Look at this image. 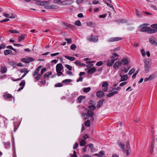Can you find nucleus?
Here are the masks:
<instances>
[{
    "instance_id": "obj_21",
    "label": "nucleus",
    "mask_w": 157,
    "mask_h": 157,
    "mask_svg": "<svg viewBox=\"0 0 157 157\" xmlns=\"http://www.w3.org/2000/svg\"><path fill=\"white\" fill-rule=\"evenodd\" d=\"M117 93L118 92L117 91H113L107 94V97H111L113 96L114 95L117 94Z\"/></svg>"
},
{
    "instance_id": "obj_22",
    "label": "nucleus",
    "mask_w": 157,
    "mask_h": 157,
    "mask_svg": "<svg viewBox=\"0 0 157 157\" xmlns=\"http://www.w3.org/2000/svg\"><path fill=\"white\" fill-rule=\"evenodd\" d=\"M157 32V29H151L150 27L149 29V32H148V33H156Z\"/></svg>"
},
{
    "instance_id": "obj_61",
    "label": "nucleus",
    "mask_w": 157,
    "mask_h": 157,
    "mask_svg": "<svg viewBox=\"0 0 157 157\" xmlns=\"http://www.w3.org/2000/svg\"><path fill=\"white\" fill-rule=\"evenodd\" d=\"M27 58L29 61V63L30 62H33L34 60V59L32 57H30Z\"/></svg>"
},
{
    "instance_id": "obj_38",
    "label": "nucleus",
    "mask_w": 157,
    "mask_h": 157,
    "mask_svg": "<svg viewBox=\"0 0 157 157\" xmlns=\"http://www.w3.org/2000/svg\"><path fill=\"white\" fill-rule=\"evenodd\" d=\"M119 55L118 54H117V53H114L111 56L110 58L111 59H114L115 57H119Z\"/></svg>"
},
{
    "instance_id": "obj_2",
    "label": "nucleus",
    "mask_w": 157,
    "mask_h": 157,
    "mask_svg": "<svg viewBox=\"0 0 157 157\" xmlns=\"http://www.w3.org/2000/svg\"><path fill=\"white\" fill-rule=\"evenodd\" d=\"M119 146L122 149L123 152L126 154L127 156H128L129 154V150L130 149V147L129 146V141L128 140L126 143V150H125L124 147V145L122 142H120L119 143Z\"/></svg>"
},
{
    "instance_id": "obj_45",
    "label": "nucleus",
    "mask_w": 157,
    "mask_h": 157,
    "mask_svg": "<svg viewBox=\"0 0 157 157\" xmlns=\"http://www.w3.org/2000/svg\"><path fill=\"white\" fill-rule=\"evenodd\" d=\"M47 69L46 68H43L41 70L40 75H43L45 72L47 71Z\"/></svg>"
},
{
    "instance_id": "obj_17",
    "label": "nucleus",
    "mask_w": 157,
    "mask_h": 157,
    "mask_svg": "<svg viewBox=\"0 0 157 157\" xmlns=\"http://www.w3.org/2000/svg\"><path fill=\"white\" fill-rule=\"evenodd\" d=\"M86 24L87 26L91 27H94L96 26V24L94 23H93L92 21H88L86 22Z\"/></svg>"
},
{
    "instance_id": "obj_60",
    "label": "nucleus",
    "mask_w": 157,
    "mask_h": 157,
    "mask_svg": "<svg viewBox=\"0 0 157 157\" xmlns=\"http://www.w3.org/2000/svg\"><path fill=\"white\" fill-rule=\"evenodd\" d=\"M85 0H76V3L77 4L79 5L81 4Z\"/></svg>"
},
{
    "instance_id": "obj_50",
    "label": "nucleus",
    "mask_w": 157,
    "mask_h": 157,
    "mask_svg": "<svg viewBox=\"0 0 157 157\" xmlns=\"http://www.w3.org/2000/svg\"><path fill=\"white\" fill-rule=\"evenodd\" d=\"M65 67L69 70H71L72 69V67L70 65L68 64H66L65 65Z\"/></svg>"
},
{
    "instance_id": "obj_32",
    "label": "nucleus",
    "mask_w": 157,
    "mask_h": 157,
    "mask_svg": "<svg viewBox=\"0 0 157 157\" xmlns=\"http://www.w3.org/2000/svg\"><path fill=\"white\" fill-rule=\"evenodd\" d=\"M82 115L83 117L84 120H86L89 117L88 115L87 114V113H82Z\"/></svg>"
},
{
    "instance_id": "obj_8",
    "label": "nucleus",
    "mask_w": 157,
    "mask_h": 157,
    "mask_svg": "<svg viewBox=\"0 0 157 157\" xmlns=\"http://www.w3.org/2000/svg\"><path fill=\"white\" fill-rule=\"evenodd\" d=\"M149 42L153 45L157 46V42H156L155 40L154 37H151L149 40Z\"/></svg>"
},
{
    "instance_id": "obj_40",
    "label": "nucleus",
    "mask_w": 157,
    "mask_h": 157,
    "mask_svg": "<svg viewBox=\"0 0 157 157\" xmlns=\"http://www.w3.org/2000/svg\"><path fill=\"white\" fill-rule=\"evenodd\" d=\"M104 2H105V3L107 4V6L112 8L113 10H114V8L113 7V6L112 5L109 4L105 1H104Z\"/></svg>"
},
{
    "instance_id": "obj_49",
    "label": "nucleus",
    "mask_w": 157,
    "mask_h": 157,
    "mask_svg": "<svg viewBox=\"0 0 157 157\" xmlns=\"http://www.w3.org/2000/svg\"><path fill=\"white\" fill-rule=\"evenodd\" d=\"M135 71V69L134 68H133L131 69L128 72V75H132Z\"/></svg>"
},
{
    "instance_id": "obj_4",
    "label": "nucleus",
    "mask_w": 157,
    "mask_h": 157,
    "mask_svg": "<svg viewBox=\"0 0 157 157\" xmlns=\"http://www.w3.org/2000/svg\"><path fill=\"white\" fill-rule=\"evenodd\" d=\"M149 25L148 24L145 23L140 25L141 29L140 31L141 32H149V29H150V27L146 26H147Z\"/></svg>"
},
{
    "instance_id": "obj_13",
    "label": "nucleus",
    "mask_w": 157,
    "mask_h": 157,
    "mask_svg": "<svg viewBox=\"0 0 157 157\" xmlns=\"http://www.w3.org/2000/svg\"><path fill=\"white\" fill-rule=\"evenodd\" d=\"M96 69L94 67H93L88 69L87 73L88 74H91L96 72Z\"/></svg>"
},
{
    "instance_id": "obj_63",
    "label": "nucleus",
    "mask_w": 157,
    "mask_h": 157,
    "mask_svg": "<svg viewBox=\"0 0 157 157\" xmlns=\"http://www.w3.org/2000/svg\"><path fill=\"white\" fill-rule=\"evenodd\" d=\"M65 40L67 41V43L68 44H70L71 42L72 41L71 39V38L67 39L66 38H65Z\"/></svg>"
},
{
    "instance_id": "obj_51",
    "label": "nucleus",
    "mask_w": 157,
    "mask_h": 157,
    "mask_svg": "<svg viewBox=\"0 0 157 157\" xmlns=\"http://www.w3.org/2000/svg\"><path fill=\"white\" fill-rule=\"evenodd\" d=\"M153 77L152 75H150L148 78H145L144 79V82H147L148 80H151L152 79H153L151 78V77Z\"/></svg>"
},
{
    "instance_id": "obj_54",
    "label": "nucleus",
    "mask_w": 157,
    "mask_h": 157,
    "mask_svg": "<svg viewBox=\"0 0 157 157\" xmlns=\"http://www.w3.org/2000/svg\"><path fill=\"white\" fill-rule=\"evenodd\" d=\"M90 59L89 58H85L84 59V60L86 62V63H93V61H88V60Z\"/></svg>"
},
{
    "instance_id": "obj_64",
    "label": "nucleus",
    "mask_w": 157,
    "mask_h": 157,
    "mask_svg": "<svg viewBox=\"0 0 157 157\" xmlns=\"http://www.w3.org/2000/svg\"><path fill=\"white\" fill-rule=\"evenodd\" d=\"M27 70V68H23L19 70L20 71L21 73H24Z\"/></svg>"
},
{
    "instance_id": "obj_58",
    "label": "nucleus",
    "mask_w": 157,
    "mask_h": 157,
    "mask_svg": "<svg viewBox=\"0 0 157 157\" xmlns=\"http://www.w3.org/2000/svg\"><path fill=\"white\" fill-rule=\"evenodd\" d=\"M6 46V45L4 43H3L0 46V49L4 48Z\"/></svg>"
},
{
    "instance_id": "obj_43",
    "label": "nucleus",
    "mask_w": 157,
    "mask_h": 157,
    "mask_svg": "<svg viewBox=\"0 0 157 157\" xmlns=\"http://www.w3.org/2000/svg\"><path fill=\"white\" fill-rule=\"evenodd\" d=\"M108 86V84L107 82H103L102 85V87H107Z\"/></svg>"
},
{
    "instance_id": "obj_53",
    "label": "nucleus",
    "mask_w": 157,
    "mask_h": 157,
    "mask_svg": "<svg viewBox=\"0 0 157 157\" xmlns=\"http://www.w3.org/2000/svg\"><path fill=\"white\" fill-rule=\"evenodd\" d=\"M56 72H57L58 76H59L61 75L63 76H64L62 72H61V71H56Z\"/></svg>"
},
{
    "instance_id": "obj_27",
    "label": "nucleus",
    "mask_w": 157,
    "mask_h": 157,
    "mask_svg": "<svg viewBox=\"0 0 157 157\" xmlns=\"http://www.w3.org/2000/svg\"><path fill=\"white\" fill-rule=\"evenodd\" d=\"M91 90V88L90 87H88L87 88H84L83 89V91L86 93L89 92Z\"/></svg>"
},
{
    "instance_id": "obj_11",
    "label": "nucleus",
    "mask_w": 157,
    "mask_h": 157,
    "mask_svg": "<svg viewBox=\"0 0 157 157\" xmlns=\"http://www.w3.org/2000/svg\"><path fill=\"white\" fill-rule=\"evenodd\" d=\"M25 81L24 80H22L21 81V82L19 84L20 86H21V87L19 88V89L18 90V91H20L23 89L24 86L25 85Z\"/></svg>"
},
{
    "instance_id": "obj_18",
    "label": "nucleus",
    "mask_w": 157,
    "mask_h": 157,
    "mask_svg": "<svg viewBox=\"0 0 157 157\" xmlns=\"http://www.w3.org/2000/svg\"><path fill=\"white\" fill-rule=\"evenodd\" d=\"M47 8L49 9L56 10L59 8V7L56 5H52L47 7Z\"/></svg>"
},
{
    "instance_id": "obj_55",
    "label": "nucleus",
    "mask_w": 157,
    "mask_h": 157,
    "mask_svg": "<svg viewBox=\"0 0 157 157\" xmlns=\"http://www.w3.org/2000/svg\"><path fill=\"white\" fill-rule=\"evenodd\" d=\"M142 55L143 56H145V51L144 49H142L141 50Z\"/></svg>"
},
{
    "instance_id": "obj_41",
    "label": "nucleus",
    "mask_w": 157,
    "mask_h": 157,
    "mask_svg": "<svg viewBox=\"0 0 157 157\" xmlns=\"http://www.w3.org/2000/svg\"><path fill=\"white\" fill-rule=\"evenodd\" d=\"M71 79H66L63 81L62 82L63 83H66L71 82Z\"/></svg>"
},
{
    "instance_id": "obj_16",
    "label": "nucleus",
    "mask_w": 157,
    "mask_h": 157,
    "mask_svg": "<svg viewBox=\"0 0 157 157\" xmlns=\"http://www.w3.org/2000/svg\"><path fill=\"white\" fill-rule=\"evenodd\" d=\"M120 76L121 77V79L120 82L126 81L127 79L128 78V76L127 74L123 75H120Z\"/></svg>"
},
{
    "instance_id": "obj_7",
    "label": "nucleus",
    "mask_w": 157,
    "mask_h": 157,
    "mask_svg": "<svg viewBox=\"0 0 157 157\" xmlns=\"http://www.w3.org/2000/svg\"><path fill=\"white\" fill-rule=\"evenodd\" d=\"M121 62V63L123 65H126L128 64L129 61L127 57H125L122 59Z\"/></svg>"
},
{
    "instance_id": "obj_62",
    "label": "nucleus",
    "mask_w": 157,
    "mask_h": 157,
    "mask_svg": "<svg viewBox=\"0 0 157 157\" xmlns=\"http://www.w3.org/2000/svg\"><path fill=\"white\" fill-rule=\"evenodd\" d=\"M10 20L8 18H5L2 20L0 21V22L2 23L3 22H6Z\"/></svg>"
},
{
    "instance_id": "obj_35",
    "label": "nucleus",
    "mask_w": 157,
    "mask_h": 157,
    "mask_svg": "<svg viewBox=\"0 0 157 157\" xmlns=\"http://www.w3.org/2000/svg\"><path fill=\"white\" fill-rule=\"evenodd\" d=\"M9 31L12 33H19V32L16 29L14 30H10Z\"/></svg>"
},
{
    "instance_id": "obj_6",
    "label": "nucleus",
    "mask_w": 157,
    "mask_h": 157,
    "mask_svg": "<svg viewBox=\"0 0 157 157\" xmlns=\"http://www.w3.org/2000/svg\"><path fill=\"white\" fill-rule=\"evenodd\" d=\"M122 39V37H111L108 40V41L109 42H115L121 40Z\"/></svg>"
},
{
    "instance_id": "obj_15",
    "label": "nucleus",
    "mask_w": 157,
    "mask_h": 157,
    "mask_svg": "<svg viewBox=\"0 0 157 157\" xmlns=\"http://www.w3.org/2000/svg\"><path fill=\"white\" fill-rule=\"evenodd\" d=\"M63 25L65 29H67V28L72 29L75 27L74 25H72L70 24L67 23H64Z\"/></svg>"
},
{
    "instance_id": "obj_30",
    "label": "nucleus",
    "mask_w": 157,
    "mask_h": 157,
    "mask_svg": "<svg viewBox=\"0 0 157 157\" xmlns=\"http://www.w3.org/2000/svg\"><path fill=\"white\" fill-rule=\"evenodd\" d=\"M85 96H80L78 97L77 98L78 101V102L80 103L81 102V101L82 99H85Z\"/></svg>"
},
{
    "instance_id": "obj_10",
    "label": "nucleus",
    "mask_w": 157,
    "mask_h": 157,
    "mask_svg": "<svg viewBox=\"0 0 157 157\" xmlns=\"http://www.w3.org/2000/svg\"><path fill=\"white\" fill-rule=\"evenodd\" d=\"M122 64L121 62L120 61H117L113 65V67L115 69L118 68L119 66H121Z\"/></svg>"
},
{
    "instance_id": "obj_56",
    "label": "nucleus",
    "mask_w": 157,
    "mask_h": 157,
    "mask_svg": "<svg viewBox=\"0 0 157 157\" xmlns=\"http://www.w3.org/2000/svg\"><path fill=\"white\" fill-rule=\"evenodd\" d=\"M103 63L102 61L98 62L96 64V65L98 66H100L102 65Z\"/></svg>"
},
{
    "instance_id": "obj_46",
    "label": "nucleus",
    "mask_w": 157,
    "mask_h": 157,
    "mask_svg": "<svg viewBox=\"0 0 157 157\" xmlns=\"http://www.w3.org/2000/svg\"><path fill=\"white\" fill-rule=\"evenodd\" d=\"M76 46L75 44H73L70 47L71 49L72 50H75L76 48Z\"/></svg>"
},
{
    "instance_id": "obj_28",
    "label": "nucleus",
    "mask_w": 157,
    "mask_h": 157,
    "mask_svg": "<svg viewBox=\"0 0 157 157\" xmlns=\"http://www.w3.org/2000/svg\"><path fill=\"white\" fill-rule=\"evenodd\" d=\"M52 74V72L51 71L45 73L44 75V77L45 78H48L49 77V76L51 75Z\"/></svg>"
},
{
    "instance_id": "obj_25",
    "label": "nucleus",
    "mask_w": 157,
    "mask_h": 157,
    "mask_svg": "<svg viewBox=\"0 0 157 157\" xmlns=\"http://www.w3.org/2000/svg\"><path fill=\"white\" fill-rule=\"evenodd\" d=\"M87 114L88 115L89 117H92L94 115V112L90 110H87Z\"/></svg>"
},
{
    "instance_id": "obj_59",
    "label": "nucleus",
    "mask_w": 157,
    "mask_h": 157,
    "mask_svg": "<svg viewBox=\"0 0 157 157\" xmlns=\"http://www.w3.org/2000/svg\"><path fill=\"white\" fill-rule=\"evenodd\" d=\"M71 157H77V156L76 154V152L75 151H73V154L72 155L71 154L70 155Z\"/></svg>"
},
{
    "instance_id": "obj_14",
    "label": "nucleus",
    "mask_w": 157,
    "mask_h": 157,
    "mask_svg": "<svg viewBox=\"0 0 157 157\" xmlns=\"http://www.w3.org/2000/svg\"><path fill=\"white\" fill-rule=\"evenodd\" d=\"M105 100L104 99H102L99 100L98 103L97 108L98 109L99 108L101 105H102L103 102L105 101Z\"/></svg>"
},
{
    "instance_id": "obj_19",
    "label": "nucleus",
    "mask_w": 157,
    "mask_h": 157,
    "mask_svg": "<svg viewBox=\"0 0 157 157\" xmlns=\"http://www.w3.org/2000/svg\"><path fill=\"white\" fill-rule=\"evenodd\" d=\"M3 97L6 99H8L12 97V95L9 93H6L3 95Z\"/></svg>"
},
{
    "instance_id": "obj_57",
    "label": "nucleus",
    "mask_w": 157,
    "mask_h": 157,
    "mask_svg": "<svg viewBox=\"0 0 157 157\" xmlns=\"http://www.w3.org/2000/svg\"><path fill=\"white\" fill-rule=\"evenodd\" d=\"M151 28L157 29V24H154L151 25Z\"/></svg>"
},
{
    "instance_id": "obj_42",
    "label": "nucleus",
    "mask_w": 157,
    "mask_h": 157,
    "mask_svg": "<svg viewBox=\"0 0 157 157\" xmlns=\"http://www.w3.org/2000/svg\"><path fill=\"white\" fill-rule=\"evenodd\" d=\"M13 125L14 127V132H15L17 129V124L15 122L13 123Z\"/></svg>"
},
{
    "instance_id": "obj_36",
    "label": "nucleus",
    "mask_w": 157,
    "mask_h": 157,
    "mask_svg": "<svg viewBox=\"0 0 157 157\" xmlns=\"http://www.w3.org/2000/svg\"><path fill=\"white\" fill-rule=\"evenodd\" d=\"M88 108L90 109L89 110L93 111L96 108V107L94 105H91L90 106H88Z\"/></svg>"
},
{
    "instance_id": "obj_44",
    "label": "nucleus",
    "mask_w": 157,
    "mask_h": 157,
    "mask_svg": "<svg viewBox=\"0 0 157 157\" xmlns=\"http://www.w3.org/2000/svg\"><path fill=\"white\" fill-rule=\"evenodd\" d=\"M63 86V84L61 83H58L55 85V87H61Z\"/></svg>"
},
{
    "instance_id": "obj_52",
    "label": "nucleus",
    "mask_w": 157,
    "mask_h": 157,
    "mask_svg": "<svg viewBox=\"0 0 157 157\" xmlns=\"http://www.w3.org/2000/svg\"><path fill=\"white\" fill-rule=\"evenodd\" d=\"M81 62L78 60H76L74 63L76 65L81 66Z\"/></svg>"
},
{
    "instance_id": "obj_20",
    "label": "nucleus",
    "mask_w": 157,
    "mask_h": 157,
    "mask_svg": "<svg viewBox=\"0 0 157 157\" xmlns=\"http://www.w3.org/2000/svg\"><path fill=\"white\" fill-rule=\"evenodd\" d=\"M7 69L6 67L2 66L0 69V72L2 74L6 73L7 71Z\"/></svg>"
},
{
    "instance_id": "obj_23",
    "label": "nucleus",
    "mask_w": 157,
    "mask_h": 157,
    "mask_svg": "<svg viewBox=\"0 0 157 157\" xmlns=\"http://www.w3.org/2000/svg\"><path fill=\"white\" fill-rule=\"evenodd\" d=\"M72 2L69 1H63L61 2L62 5H68L71 4L72 3Z\"/></svg>"
},
{
    "instance_id": "obj_12",
    "label": "nucleus",
    "mask_w": 157,
    "mask_h": 157,
    "mask_svg": "<svg viewBox=\"0 0 157 157\" xmlns=\"http://www.w3.org/2000/svg\"><path fill=\"white\" fill-rule=\"evenodd\" d=\"M96 96L98 98H102L104 96V93L101 91H98L96 93Z\"/></svg>"
},
{
    "instance_id": "obj_26",
    "label": "nucleus",
    "mask_w": 157,
    "mask_h": 157,
    "mask_svg": "<svg viewBox=\"0 0 157 157\" xmlns=\"http://www.w3.org/2000/svg\"><path fill=\"white\" fill-rule=\"evenodd\" d=\"M64 57L65 58L71 61H73L75 59V57L72 56H65Z\"/></svg>"
},
{
    "instance_id": "obj_1",
    "label": "nucleus",
    "mask_w": 157,
    "mask_h": 157,
    "mask_svg": "<svg viewBox=\"0 0 157 157\" xmlns=\"http://www.w3.org/2000/svg\"><path fill=\"white\" fill-rule=\"evenodd\" d=\"M42 67V66H39L36 68L34 72L33 73V75L35 79V82L38 81L41 77V75L40 74H38V73L40 69Z\"/></svg>"
},
{
    "instance_id": "obj_34",
    "label": "nucleus",
    "mask_w": 157,
    "mask_h": 157,
    "mask_svg": "<svg viewBox=\"0 0 157 157\" xmlns=\"http://www.w3.org/2000/svg\"><path fill=\"white\" fill-rule=\"evenodd\" d=\"M86 144V142L84 140H82L80 143V145L81 146H84Z\"/></svg>"
},
{
    "instance_id": "obj_9",
    "label": "nucleus",
    "mask_w": 157,
    "mask_h": 157,
    "mask_svg": "<svg viewBox=\"0 0 157 157\" xmlns=\"http://www.w3.org/2000/svg\"><path fill=\"white\" fill-rule=\"evenodd\" d=\"M63 68V65L61 63L58 64L56 67V71H61Z\"/></svg>"
},
{
    "instance_id": "obj_24",
    "label": "nucleus",
    "mask_w": 157,
    "mask_h": 157,
    "mask_svg": "<svg viewBox=\"0 0 157 157\" xmlns=\"http://www.w3.org/2000/svg\"><path fill=\"white\" fill-rule=\"evenodd\" d=\"M114 61H113L112 60H109L107 63L106 65L108 66L111 67Z\"/></svg>"
},
{
    "instance_id": "obj_33",
    "label": "nucleus",
    "mask_w": 157,
    "mask_h": 157,
    "mask_svg": "<svg viewBox=\"0 0 157 157\" xmlns=\"http://www.w3.org/2000/svg\"><path fill=\"white\" fill-rule=\"evenodd\" d=\"M84 125L86 126L90 127V120H87L85 123Z\"/></svg>"
},
{
    "instance_id": "obj_31",
    "label": "nucleus",
    "mask_w": 157,
    "mask_h": 157,
    "mask_svg": "<svg viewBox=\"0 0 157 157\" xmlns=\"http://www.w3.org/2000/svg\"><path fill=\"white\" fill-rule=\"evenodd\" d=\"M4 145L5 147L6 148H9L10 146V142L4 143Z\"/></svg>"
},
{
    "instance_id": "obj_48",
    "label": "nucleus",
    "mask_w": 157,
    "mask_h": 157,
    "mask_svg": "<svg viewBox=\"0 0 157 157\" xmlns=\"http://www.w3.org/2000/svg\"><path fill=\"white\" fill-rule=\"evenodd\" d=\"M9 64L13 66H15L16 65V63L15 62L13 61H10L9 62Z\"/></svg>"
},
{
    "instance_id": "obj_29",
    "label": "nucleus",
    "mask_w": 157,
    "mask_h": 157,
    "mask_svg": "<svg viewBox=\"0 0 157 157\" xmlns=\"http://www.w3.org/2000/svg\"><path fill=\"white\" fill-rule=\"evenodd\" d=\"M12 52V51L10 50L7 49L5 50L4 53L5 55H7Z\"/></svg>"
},
{
    "instance_id": "obj_37",
    "label": "nucleus",
    "mask_w": 157,
    "mask_h": 157,
    "mask_svg": "<svg viewBox=\"0 0 157 157\" xmlns=\"http://www.w3.org/2000/svg\"><path fill=\"white\" fill-rule=\"evenodd\" d=\"M75 24L77 26H80L81 25V24L80 20H78L76 21L75 23Z\"/></svg>"
},
{
    "instance_id": "obj_47",
    "label": "nucleus",
    "mask_w": 157,
    "mask_h": 157,
    "mask_svg": "<svg viewBox=\"0 0 157 157\" xmlns=\"http://www.w3.org/2000/svg\"><path fill=\"white\" fill-rule=\"evenodd\" d=\"M78 93L77 92H75L72 94V96L73 98H75L77 96Z\"/></svg>"
},
{
    "instance_id": "obj_39",
    "label": "nucleus",
    "mask_w": 157,
    "mask_h": 157,
    "mask_svg": "<svg viewBox=\"0 0 157 157\" xmlns=\"http://www.w3.org/2000/svg\"><path fill=\"white\" fill-rule=\"evenodd\" d=\"M136 15L139 17H140L142 16V15L141 14L139 11L137 9H136Z\"/></svg>"
},
{
    "instance_id": "obj_5",
    "label": "nucleus",
    "mask_w": 157,
    "mask_h": 157,
    "mask_svg": "<svg viewBox=\"0 0 157 157\" xmlns=\"http://www.w3.org/2000/svg\"><path fill=\"white\" fill-rule=\"evenodd\" d=\"M88 40L90 41L93 42H96L98 41V38L96 37L95 36L93 35H91L87 37Z\"/></svg>"
},
{
    "instance_id": "obj_3",
    "label": "nucleus",
    "mask_w": 157,
    "mask_h": 157,
    "mask_svg": "<svg viewBox=\"0 0 157 157\" xmlns=\"http://www.w3.org/2000/svg\"><path fill=\"white\" fill-rule=\"evenodd\" d=\"M144 71L146 73H147L149 71L150 69V65L149 64V61L147 59H144Z\"/></svg>"
}]
</instances>
